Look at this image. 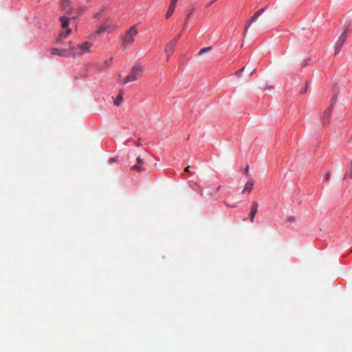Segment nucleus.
<instances>
[{
    "instance_id": "obj_1",
    "label": "nucleus",
    "mask_w": 352,
    "mask_h": 352,
    "mask_svg": "<svg viewBox=\"0 0 352 352\" xmlns=\"http://www.w3.org/2000/svg\"><path fill=\"white\" fill-rule=\"evenodd\" d=\"M144 71V67L143 65L140 64H135L132 67L129 75L123 80H120L119 82L122 85H125L130 82L135 81L142 76Z\"/></svg>"
},
{
    "instance_id": "obj_2",
    "label": "nucleus",
    "mask_w": 352,
    "mask_h": 352,
    "mask_svg": "<svg viewBox=\"0 0 352 352\" xmlns=\"http://www.w3.org/2000/svg\"><path fill=\"white\" fill-rule=\"evenodd\" d=\"M138 33L136 25L131 26L122 38V46L124 48L129 47L135 41Z\"/></svg>"
},
{
    "instance_id": "obj_3",
    "label": "nucleus",
    "mask_w": 352,
    "mask_h": 352,
    "mask_svg": "<svg viewBox=\"0 0 352 352\" xmlns=\"http://www.w3.org/2000/svg\"><path fill=\"white\" fill-rule=\"evenodd\" d=\"M92 47V43L89 42H84L83 43L78 45V50L74 52L71 56H80L85 53L90 52V49Z\"/></svg>"
},
{
    "instance_id": "obj_4",
    "label": "nucleus",
    "mask_w": 352,
    "mask_h": 352,
    "mask_svg": "<svg viewBox=\"0 0 352 352\" xmlns=\"http://www.w3.org/2000/svg\"><path fill=\"white\" fill-rule=\"evenodd\" d=\"M67 48H52L51 49V53L53 55H57V56H66L71 55L72 53H69L68 50L69 49H73L72 46L71 42H68L67 43Z\"/></svg>"
},
{
    "instance_id": "obj_5",
    "label": "nucleus",
    "mask_w": 352,
    "mask_h": 352,
    "mask_svg": "<svg viewBox=\"0 0 352 352\" xmlns=\"http://www.w3.org/2000/svg\"><path fill=\"white\" fill-rule=\"evenodd\" d=\"M333 104L334 102L323 112L321 116V123L324 126H327L330 123Z\"/></svg>"
},
{
    "instance_id": "obj_6",
    "label": "nucleus",
    "mask_w": 352,
    "mask_h": 352,
    "mask_svg": "<svg viewBox=\"0 0 352 352\" xmlns=\"http://www.w3.org/2000/svg\"><path fill=\"white\" fill-rule=\"evenodd\" d=\"M265 9L266 8H263L256 11L250 19L246 22L244 28V34H246L251 24L258 19V18L265 12Z\"/></svg>"
},
{
    "instance_id": "obj_7",
    "label": "nucleus",
    "mask_w": 352,
    "mask_h": 352,
    "mask_svg": "<svg viewBox=\"0 0 352 352\" xmlns=\"http://www.w3.org/2000/svg\"><path fill=\"white\" fill-rule=\"evenodd\" d=\"M117 28V25L116 24H110V23H104L98 27V28L96 30L95 33L96 34L102 33V32H107L110 33L113 30H116Z\"/></svg>"
},
{
    "instance_id": "obj_8",
    "label": "nucleus",
    "mask_w": 352,
    "mask_h": 352,
    "mask_svg": "<svg viewBox=\"0 0 352 352\" xmlns=\"http://www.w3.org/2000/svg\"><path fill=\"white\" fill-rule=\"evenodd\" d=\"M347 31L345 30L341 35L339 36L338 41L336 43L335 45V54H337L340 51V49L342 46L343 45L344 43L345 42L346 38H347Z\"/></svg>"
},
{
    "instance_id": "obj_9",
    "label": "nucleus",
    "mask_w": 352,
    "mask_h": 352,
    "mask_svg": "<svg viewBox=\"0 0 352 352\" xmlns=\"http://www.w3.org/2000/svg\"><path fill=\"white\" fill-rule=\"evenodd\" d=\"M174 42L175 41H170L165 46L164 51L167 56V61L169 60V58L174 52L175 47L176 46L174 45Z\"/></svg>"
},
{
    "instance_id": "obj_10",
    "label": "nucleus",
    "mask_w": 352,
    "mask_h": 352,
    "mask_svg": "<svg viewBox=\"0 0 352 352\" xmlns=\"http://www.w3.org/2000/svg\"><path fill=\"white\" fill-rule=\"evenodd\" d=\"M258 204L257 202L254 201L251 208V210L249 213V217L251 222H254V217L258 211Z\"/></svg>"
},
{
    "instance_id": "obj_11",
    "label": "nucleus",
    "mask_w": 352,
    "mask_h": 352,
    "mask_svg": "<svg viewBox=\"0 0 352 352\" xmlns=\"http://www.w3.org/2000/svg\"><path fill=\"white\" fill-rule=\"evenodd\" d=\"M144 164V160L139 156L137 157V164H135L131 166V170H135L138 172H140L144 170L142 168V165Z\"/></svg>"
},
{
    "instance_id": "obj_12",
    "label": "nucleus",
    "mask_w": 352,
    "mask_h": 352,
    "mask_svg": "<svg viewBox=\"0 0 352 352\" xmlns=\"http://www.w3.org/2000/svg\"><path fill=\"white\" fill-rule=\"evenodd\" d=\"M72 32L71 29H67L65 32H62L60 33L59 36H58L56 43L60 44L62 43L63 40L69 35Z\"/></svg>"
},
{
    "instance_id": "obj_13",
    "label": "nucleus",
    "mask_w": 352,
    "mask_h": 352,
    "mask_svg": "<svg viewBox=\"0 0 352 352\" xmlns=\"http://www.w3.org/2000/svg\"><path fill=\"white\" fill-rule=\"evenodd\" d=\"M176 4H177V3L175 2V1H170L168 10V11L166 12V17L167 19L170 17L171 15L173 14L175 10V8H176Z\"/></svg>"
},
{
    "instance_id": "obj_14",
    "label": "nucleus",
    "mask_w": 352,
    "mask_h": 352,
    "mask_svg": "<svg viewBox=\"0 0 352 352\" xmlns=\"http://www.w3.org/2000/svg\"><path fill=\"white\" fill-rule=\"evenodd\" d=\"M61 7L66 13L70 12L72 9L70 0H63L61 3Z\"/></svg>"
},
{
    "instance_id": "obj_15",
    "label": "nucleus",
    "mask_w": 352,
    "mask_h": 352,
    "mask_svg": "<svg viewBox=\"0 0 352 352\" xmlns=\"http://www.w3.org/2000/svg\"><path fill=\"white\" fill-rule=\"evenodd\" d=\"M254 181L252 178H250L245 185V188L243 190V192H248V193H250L252 191Z\"/></svg>"
},
{
    "instance_id": "obj_16",
    "label": "nucleus",
    "mask_w": 352,
    "mask_h": 352,
    "mask_svg": "<svg viewBox=\"0 0 352 352\" xmlns=\"http://www.w3.org/2000/svg\"><path fill=\"white\" fill-rule=\"evenodd\" d=\"M123 93L124 92L122 90H120L119 91V94H118L117 98L114 100V104L116 106H119L121 104V102L123 101V97H122Z\"/></svg>"
},
{
    "instance_id": "obj_17",
    "label": "nucleus",
    "mask_w": 352,
    "mask_h": 352,
    "mask_svg": "<svg viewBox=\"0 0 352 352\" xmlns=\"http://www.w3.org/2000/svg\"><path fill=\"white\" fill-rule=\"evenodd\" d=\"M60 21L61 22V26L63 28H66L68 25L69 23V18L65 16H61L60 18Z\"/></svg>"
},
{
    "instance_id": "obj_18",
    "label": "nucleus",
    "mask_w": 352,
    "mask_h": 352,
    "mask_svg": "<svg viewBox=\"0 0 352 352\" xmlns=\"http://www.w3.org/2000/svg\"><path fill=\"white\" fill-rule=\"evenodd\" d=\"M212 50V47L210 46L209 47H203L201 48L199 52H198V54L199 55H202L204 54V53L206 52H210V50Z\"/></svg>"
},
{
    "instance_id": "obj_19",
    "label": "nucleus",
    "mask_w": 352,
    "mask_h": 352,
    "mask_svg": "<svg viewBox=\"0 0 352 352\" xmlns=\"http://www.w3.org/2000/svg\"><path fill=\"white\" fill-rule=\"evenodd\" d=\"M349 168H350V170H351V173L349 174H346L345 176H344V178H346L347 177H349L350 178H352V161L350 162Z\"/></svg>"
},
{
    "instance_id": "obj_20",
    "label": "nucleus",
    "mask_w": 352,
    "mask_h": 352,
    "mask_svg": "<svg viewBox=\"0 0 352 352\" xmlns=\"http://www.w3.org/2000/svg\"><path fill=\"white\" fill-rule=\"evenodd\" d=\"M179 37H180V34H179L178 36H175V37L173 39H172L170 41H175V42H174V45H176L177 42V41L179 40Z\"/></svg>"
},
{
    "instance_id": "obj_21",
    "label": "nucleus",
    "mask_w": 352,
    "mask_h": 352,
    "mask_svg": "<svg viewBox=\"0 0 352 352\" xmlns=\"http://www.w3.org/2000/svg\"><path fill=\"white\" fill-rule=\"evenodd\" d=\"M244 69H245V68H244V67H243L241 69L238 70L237 72H236V75L237 76L240 77V76H241V72L244 70Z\"/></svg>"
},
{
    "instance_id": "obj_22",
    "label": "nucleus",
    "mask_w": 352,
    "mask_h": 352,
    "mask_svg": "<svg viewBox=\"0 0 352 352\" xmlns=\"http://www.w3.org/2000/svg\"><path fill=\"white\" fill-rule=\"evenodd\" d=\"M245 174L246 176L249 177L250 176V174H249V166L247 165L246 167H245Z\"/></svg>"
},
{
    "instance_id": "obj_23",
    "label": "nucleus",
    "mask_w": 352,
    "mask_h": 352,
    "mask_svg": "<svg viewBox=\"0 0 352 352\" xmlns=\"http://www.w3.org/2000/svg\"><path fill=\"white\" fill-rule=\"evenodd\" d=\"M331 177V173H328L327 175H326V177H325V180L327 181Z\"/></svg>"
},
{
    "instance_id": "obj_24",
    "label": "nucleus",
    "mask_w": 352,
    "mask_h": 352,
    "mask_svg": "<svg viewBox=\"0 0 352 352\" xmlns=\"http://www.w3.org/2000/svg\"><path fill=\"white\" fill-rule=\"evenodd\" d=\"M189 168H190V166H186V167L185 168V169H184L185 172H186V173H190Z\"/></svg>"
},
{
    "instance_id": "obj_25",
    "label": "nucleus",
    "mask_w": 352,
    "mask_h": 352,
    "mask_svg": "<svg viewBox=\"0 0 352 352\" xmlns=\"http://www.w3.org/2000/svg\"><path fill=\"white\" fill-rule=\"evenodd\" d=\"M289 221H292V222L294 221H295V217H292L289 218Z\"/></svg>"
},
{
    "instance_id": "obj_26",
    "label": "nucleus",
    "mask_w": 352,
    "mask_h": 352,
    "mask_svg": "<svg viewBox=\"0 0 352 352\" xmlns=\"http://www.w3.org/2000/svg\"><path fill=\"white\" fill-rule=\"evenodd\" d=\"M192 12H190L188 16H187V19L190 16V15L192 14Z\"/></svg>"
},
{
    "instance_id": "obj_27",
    "label": "nucleus",
    "mask_w": 352,
    "mask_h": 352,
    "mask_svg": "<svg viewBox=\"0 0 352 352\" xmlns=\"http://www.w3.org/2000/svg\"><path fill=\"white\" fill-rule=\"evenodd\" d=\"M351 252H352V247H351Z\"/></svg>"
},
{
    "instance_id": "obj_28",
    "label": "nucleus",
    "mask_w": 352,
    "mask_h": 352,
    "mask_svg": "<svg viewBox=\"0 0 352 352\" xmlns=\"http://www.w3.org/2000/svg\"><path fill=\"white\" fill-rule=\"evenodd\" d=\"M351 140L352 141V137H351Z\"/></svg>"
}]
</instances>
